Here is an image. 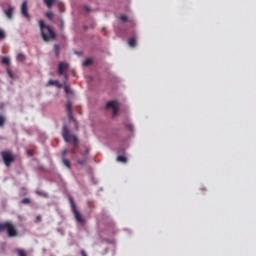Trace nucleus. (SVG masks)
Segmentation results:
<instances>
[{
    "label": "nucleus",
    "mask_w": 256,
    "mask_h": 256,
    "mask_svg": "<svg viewBox=\"0 0 256 256\" xmlns=\"http://www.w3.org/2000/svg\"><path fill=\"white\" fill-rule=\"evenodd\" d=\"M48 85H54L58 89H61L63 87V85L59 83V80H49Z\"/></svg>",
    "instance_id": "9b49d317"
},
{
    "label": "nucleus",
    "mask_w": 256,
    "mask_h": 256,
    "mask_svg": "<svg viewBox=\"0 0 256 256\" xmlns=\"http://www.w3.org/2000/svg\"><path fill=\"white\" fill-rule=\"evenodd\" d=\"M129 131H133V124H129L128 126Z\"/></svg>",
    "instance_id": "7c9ffc66"
},
{
    "label": "nucleus",
    "mask_w": 256,
    "mask_h": 256,
    "mask_svg": "<svg viewBox=\"0 0 256 256\" xmlns=\"http://www.w3.org/2000/svg\"><path fill=\"white\" fill-rule=\"evenodd\" d=\"M120 21H123V23H127V16L125 15L120 16Z\"/></svg>",
    "instance_id": "a878e982"
},
{
    "label": "nucleus",
    "mask_w": 256,
    "mask_h": 256,
    "mask_svg": "<svg viewBox=\"0 0 256 256\" xmlns=\"http://www.w3.org/2000/svg\"><path fill=\"white\" fill-rule=\"evenodd\" d=\"M46 17H47V19H49V21H53V17H54L53 12H47Z\"/></svg>",
    "instance_id": "5701e85b"
},
{
    "label": "nucleus",
    "mask_w": 256,
    "mask_h": 256,
    "mask_svg": "<svg viewBox=\"0 0 256 256\" xmlns=\"http://www.w3.org/2000/svg\"><path fill=\"white\" fill-rule=\"evenodd\" d=\"M2 160L4 161V165L7 167H11L12 163H15V155L11 150H4L1 152Z\"/></svg>",
    "instance_id": "39448f33"
},
{
    "label": "nucleus",
    "mask_w": 256,
    "mask_h": 256,
    "mask_svg": "<svg viewBox=\"0 0 256 256\" xmlns=\"http://www.w3.org/2000/svg\"><path fill=\"white\" fill-rule=\"evenodd\" d=\"M78 165H85L87 163V156H84L82 159L77 160Z\"/></svg>",
    "instance_id": "f3484780"
},
{
    "label": "nucleus",
    "mask_w": 256,
    "mask_h": 256,
    "mask_svg": "<svg viewBox=\"0 0 256 256\" xmlns=\"http://www.w3.org/2000/svg\"><path fill=\"white\" fill-rule=\"evenodd\" d=\"M89 65H93V60L91 58H87L84 62H83V66L84 67H89Z\"/></svg>",
    "instance_id": "2eb2a0df"
},
{
    "label": "nucleus",
    "mask_w": 256,
    "mask_h": 256,
    "mask_svg": "<svg viewBox=\"0 0 256 256\" xmlns=\"http://www.w3.org/2000/svg\"><path fill=\"white\" fill-rule=\"evenodd\" d=\"M16 253L18 256H27V252L23 249H17Z\"/></svg>",
    "instance_id": "a211bd4d"
},
{
    "label": "nucleus",
    "mask_w": 256,
    "mask_h": 256,
    "mask_svg": "<svg viewBox=\"0 0 256 256\" xmlns=\"http://www.w3.org/2000/svg\"><path fill=\"white\" fill-rule=\"evenodd\" d=\"M62 137L65 143H71L74 147L79 145V138L71 134V131H69V127L67 125H63L62 127Z\"/></svg>",
    "instance_id": "7ed1b4c3"
},
{
    "label": "nucleus",
    "mask_w": 256,
    "mask_h": 256,
    "mask_svg": "<svg viewBox=\"0 0 256 256\" xmlns=\"http://www.w3.org/2000/svg\"><path fill=\"white\" fill-rule=\"evenodd\" d=\"M24 60H25V54L19 53L17 55V61H20L21 63H23Z\"/></svg>",
    "instance_id": "6ab92c4d"
},
{
    "label": "nucleus",
    "mask_w": 256,
    "mask_h": 256,
    "mask_svg": "<svg viewBox=\"0 0 256 256\" xmlns=\"http://www.w3.org/2000/svg\"><path fill=\"white\" fill-rule=\"evenodd\" d=\"M21 14L26 19H31V15H29V7L27 6V0H24V2L21 5Z\"/></svg>",
    "instance_id": "6e6552de"
},
{
    "label": "nucleus",
    "mask_w": 256,
    "mask_h": 256,
    "mask_svg": "<svg viewBox=\"0 0 256 256\" xmlns=\"http://www.w3.org/2000/svg\"><path fill=\"white\" fill-rule=\"evenodd\" d=\"M0 39H5V32L0 29Z\"/></svg>",
    "instance_id": "bb28decb"
},
{
    "label": "nucleus",
    "mask_w": 256,
    "mask_h": 256,
    "mask_svg": "<svg viewBox=\"0 0 256 256\" xmlns=\"http://www.w3.org/2000/svg\"><path fill=\"white\" fill-rule=\"evenodd\" d=\"M65 26V22L61 20V27L63 28Z\"/></svg>",
    "instance_id": "f704fd0d"
},
{
    "label": "nucleus",
    "mask_w": 256,
    "mask_h": 256,
    "mask_svg": "<svg viewBox=\"0 0 256 256\" xmlns=\"http://www.w3.org/2000/svg\"><path fill=\"white\" fill-rule=\"evenodd\" d=\"M69 202L77 223H80V225H85V218L81 215V212L77 210V206L75 205V201L72 197L69 198Z\"/></svg>",
    "instance_id": "20e7f679"
},
{
    "label": "nucleus",
    "mask_w": 256,
    "mask_h": 256,
    "mask_svg": "<svg viewBox=\"0 0 256 256\" xmlns=\"http://www.w3.org/2000/svg\"><path fill=\"white\" fill-rule=\"evenodd\" d=\"M39 221H41V215H38V216L36 217V223H39Z\"/></svg>",
    "instance_id": "2f4dec72"
},
{
    "label": "nucleus",
    "mask_w": 256,
    "mask_h": 256,
    "mask_svg": "<svg viewBox=\"0 0 256 256\" xmlns=\"http://www.w3.org/2000/svg\"><path fill=\"white\" fill-rule=\"evenodd\" d=\"M15 12V8L13 6H9L8 10L5 11V15L7 19H13V13Z\"/></svg>",
    "instance_id": "9d476101"
},
{
    "label": "nucleus",
    "mask_w": 256,
    "mask_h": 256,
    "mask_svg": "<svg viewBox=\"0 0 256 256\" xmlns=\"http://www.w3.org/2000/svg\"><path fill=\"white\" fill-rule=\"evenodd\" d=\"M67 153H68L67 149L63 150V152H62L63 159H65V155H67Z\"/></svg>",
    "instance_id": "c756f323"
},
{
    "label": "nucleus",
    "mask_w": 256,
    "mask_h": 256,
    "mask_svg": "<svg viewBox=\"0 0 256 256\" xmlns=\"http://www.w3.org/2000/svg\"><path fill=\"white\" fill-rule=\"evenodd\" d=\"M117 161H119L120 163H126L127 158L125 156H118Z\"/></svg>",
    "instance_id": "412c9836"
},
{
    "label": "nucleus",
    "mask_w": 256,
    "mask_h": 256,
    "mask_svg": "<svg viewBox=\"0 0 256 256\" xmlns=\"http://www.w3.org/2000/svg\"><path fill=\"white\" fill-rule=\"evenodd\" d=\"M54 53H55V57H59L61 53V46H59V44L54 45Z\"/></svg>",
    "instance_id": "ddd939ff"
},
{
    "label": "nucleus",
    "mask_w": 256,
    "mask_h": 256,
    "mask_svg": "<svg viewBox=\"0 0 256 256\" xmlns=\"http://www.w3.org/2000/svg\"><path fill=\"white\" fill-rule=\"evenodd\" d=\"M129 47H137V39L135 37H132L128 41Z\"/></svg>",
    "instance_id": "f8f14e48"
},
{
    "label": "nucleus",
    "mask_w": 256,
    "mask_h": 256,
    "mask_svg": "<svg viewBox=\"0 0 256 256\" xmlns=\"http://www.w3.org/2000/svg\"><path fill=\"white\" fill-rule=\"evenodd\" d=\"M2 63H3V65H11V59H9L7 57H3Z\"/></svg>",
    "instance_id": "aec40b11"
},
{
    "label": "nucleus",
    "mask_w": 256,
    "mask_h": 256,
    "mask_svg": "<svg viewBox=\"0 0 256 256\" xmlns=\"http://www.w3.org/2000/svg\"><path fill=\"white\" fill-rule=\"evenodd\" d=\"M3 231H6L8 237L10 238L19 236L17 226H15L11 221L0 222V233H3Z\"/></svg>",
    "instance_id": "f03ea898"
},
{
    "label": "nucleus",
    "mask_w": 256,
    "mask_h": 256,
    "mask_svg": "<svg viewBox=\"0 0 256 256\" xmlns=\"http://www.w3.org/2000/svg\"><path fill=\"white\" fill-rule=\"evenodd\" d=\"M81 255L82 256H87V252H85V250H81Z\"/></svg>",
    "instance_id": "473e14b6"
},
{
    "label": "nucleus",
    "mask_w": 256,
    "mask_h": 256,
    "mask_svg": "<svg viewBox=\"0 0 256 256\" xmlns=\"http://www.w3.org/2000/svg\"><path fill=\"white\" fill-rule=\"evenodd\" d=\"M62 163L65 165V167H67V169H71V162L69 160L63 158Z\"/></svg>",
    "instance_id": "dca6fc26"
},
{
    "label": "nucleus",
    "mask_w": 256,
    "mask_h": 256,
    "mask_svg": "<svg viewBox=\"0 0 256 256\" xmlns=\"http://www.w3.org/2000/svg\"><path fill=\"white\" fill-rule=\"evenodd\" d=\"M22 205H29V203H31V200L29 198H24L21 201Z\"/></svg>",
    "instance_id": "b1692460"
},
{
    "label": "nucleus",
    "mask_w": 256,
    "mask_h": 256,
    "mask_svg": "<svg viewBox=\"0 0 256 256\" xmlns=\"http://www.w3.org/2000/svg\"><path fill=\"white\" fill-rule=\"evenodd\" d=\"M66 111H67L69 121H73V123H77V120L73 117V103H71V101L67 102Z\"/></svg>",
    "instance_id": "0eeeda50"
},
{
    "label": "nucleus",
    "mask_w": 256,
    "mask_h": 256,
    "mask_svg": "<svg viewBox=\"0 0 256 256\" xmlns=\"http://www.w3.org/2000/svg\"><path fill=\"white\" fill-rule=\"evenodd\" d=\"M45 5L48 7V9H51L53 7V3H55V0H43Z\"/></svg>",
    "instance_id": "4468645a"
},
{
    "label": "nucleus",
    "mask_w": 256,
    "mask_h": 256,
    "mask_svg": "<svg viewBox=\"0 0 256 256\" xmlns=\"http://www.w3.org/2000/svg\"><path fill=\"white\" fill-rule=\"evenodd\" d=\"M5 125V116L0 115V127H3Z\"/></svg>",
    "instance_id": "393cba45"
},
{
    "label": "nucleus",
    "mask_w": 256,
    "mask_h": 256,
    "mask_svg": "<svg viewBox=\"0 0 256 256\" xmlns=\"http://www.w3.org/2000/svg\"><path fill=\"white\" fill-rule=\"evenodd\" d=\"M67 69H69V64L65 63V62H60L58 65V73L59 75H65V71H67Z\"/></svg>",
    "instance_id": "1a4fd4ad"
},
{
    "label": "nucleus",
    "mask_w": 256,
    "mask_h": 256,
    "mask_svg": "<svg viewBox=\"0 0 256 256\" xmlns=\"http://www.w3.org/2000/svg\"><path fill=\"white\" fill-rule=\"evenodd\" d=\"M106 109L113 110V117H117L119 115V102L112 100L106 104Z\"/></svg>",
    "instance_id": "423d86ee"
},
{
    "label": "nucleus",
    "mask_w": 256,
    "mask_h": 256,
    "mask_svg": "<svg viewBox=\"0 0 256 256\" xmlns=\"http://www.w3.org/2000/svg\"><path fill=\"white\" fill-rule=\"evenodd\" d=\"M7 73H8V75H9V77H10V79H13V73L11 72V70H7Z\"/></svg>",
    "instance_id": "c85d7f7f"
},
{
    "label": "nucleus",
    "mask_w": 256,
    "mask_h": 256,
    "mask_svg": "<svg viewBox=\"0 0 256 256\" xmlns=\"http://www.w3.org/2000/svg\"><path fill=\"white\" fill-rule=\"evenodd\" d=\"M39 25L43 41H53V39L57 38V35L55 34L53 28H51V26L45 25V22L43 20L39 21Z\"/></svg>",
    "instance_id": "f257e3e1"
},
{
    "label": "nucleus",
    "mask_w": 256,
    "mask_h": 256,
    "mask_svg": "<svg viewBox=\"0 0 256 256\" xmlns=\"http://www.w3.org/2000/svg\"><path fill=\"white\" fill-rule=\"evenodd\" d=\"M64 91H65L66 95H71V93H73L71 91V88L67 85L64 86Z\"/></svg>",
    "instance_id": "4be33fe9"
},
{
    "label": "nucleus",
    "mask_w": 256,
    "mask_h": 256,
    "mask_svg": "<svg viewBox=\"0 0 256 256\" xmlns=\"http://www.w3.org/2000/svg\"><path fill=\"white\" fill-rule=\"evenodd\" d=\"M84 10L87 11V13H91V8H89V6H84Z\"/></svg>",
    "instance_id": "cd10ccee"
},
{
    "label": "nucleus",
    "mask_w": 256,
    "mask_h": 256,
    "mask_svg": "<svg viewBox=\"0 0 256 256\" xmlns=\"http://www.w3.org/2000/svg\"><path fill=\"white\" fill-rule=\"evenodd\" d=\"M70 153H73V155H75V148H72V149L70 150Z\"/></svg>",
    "instance_id": "72a5a7b5"
},
{
    "label": "nucleus",
    "mask_w": 256,
    "mask_h": 256,
    "mask_svg": "<svg viewBox=\"0 0 256 256\" xmlns=\"http://www.w3.org/2000/svg\"><path fill=\"white\" fill-rule=\"evenodd\" d=\"M89 153V150H86V154Z\"/></svg>",
    "instance_id": "c9c22d12"
}]
</instances>
